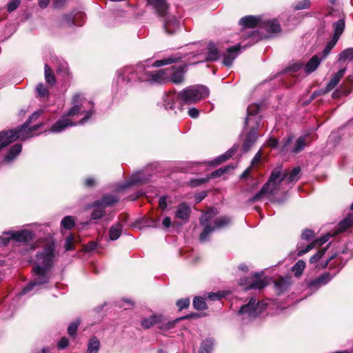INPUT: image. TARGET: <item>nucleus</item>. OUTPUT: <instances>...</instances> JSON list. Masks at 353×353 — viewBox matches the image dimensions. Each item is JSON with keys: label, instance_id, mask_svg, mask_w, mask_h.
I'll list each match as a JSON object with an SVG mask.
<instances>
[{"label": "nucleus", "instance_id": "f257e3e1", "mask_svg": "<svg viewBox=\"0 0 353 353\" xmlns=\"http://www.w3.org/2000/svg\"><path fill=\"white\" fill-rule=\"evenodd\" d=\"M209 89L203 85H193L186 87L179 94L170 92L163 99L165 108L174 111V114L182 111V104L179 103L180 99L185 104H192L199 102L209 96Z\"/></svg>", "mask_w": 353, "mask_h": 353}, {"label": "nucleus", "instance_id": "f03ea898", "mask_svg": "<svg viewBox=\"0 0 353 353\" xmlns=\"http://www.w3.org/2000/svg\"><path fill=\"white\" fill-rule=\"evenodd\" d=\"M94 112L93 104L90 101H87L81 94H75L72 97V107L61 119L52 125L50 131L61 132L68 127L76 125L77 123L72 121L70 117L85 112V116L79 122V124H83L92 115Z\"/></svg>", "mask_w": 353, "mask_h": 353}, {"label": "nucleus", "instance_id": "7ed1b4c3", "mask_svg": "<svg viewBox=\"0 0 353 353\" xmlns=\"http://www.w3.org/2000/svg\"><path fill=\"white\" fill-rule=\"evenodd\" d=\"M54 256V242L47 243L43 250L37 254V260L39 264L33 268L36 278L23 289L20 292V295L30 292L36 285L45 284L48 282V272L53 264Z\"/></svg>", "mask_w": 353, "mask_h": 353}, {"label": "nucleus", "instance_id": "20e7f679", "mask_svg": "<svg viewBox=\"0 0 353 353\" xmlns=\"http://www.w3.org/2000/svg\"><path fill=\"white\" fill-rule=\"evenodd\" d=\"M286 185L285 179L282 175L281 168H276L272 170L268 181L263 185L261 190L256 193L250 200L255 202L261 199L264 195H274L280 191L283 190Z\"/></svg>", "mask_w": 353, "mask_h": 353}, {"label": "nucleus", "instance_id": "39448f33", "mask_svg": "<svg viewBox=\"0 0 353 353\" xmlns=\"http://www.w3.org/2000/svg\"><path fill=\"white\" fill-rule=\"evenodd\" d=\"M27 125L8 131L0 132V151L17 139L24 141L30 138V135L25 134L27 132Z\"/></svg>", "mask_w": 353, "mask_h": 353}, {"label": "nucleus", "instance_id": "423d86ee", "mask_svg": "<svg viewBox=\"0 0 353 353\" xmlns=\"http://www.w3.org/2000/svg\"><path fill=\"white\" fill-rule=\"evenodd\" d=\"M148 72L144 65L139 64L136 66H128L122 70V72H119V75L121 76L123 80L128 82H132L136 81H148V80H143L139 78V76L145 74H150Z\"/></svg>", "mask_w": 353, "mask_h": 353}, {"label": "nucleus", "instance_id": "0eeeda50", "mask_svg": "<svg viewBox=\"0 0 353 353\" xmlns=\"http://www.w3.org/2000/svg\"><path fill=\"white\" fill-rule=\"evenodd\" d=\"M180 319H176L175 321H169L165 323V319L162 315H152L150 318L144 319L141 324V326L145 329H148L155 325H158L159 327L161 330H168L172 328L176 321Z\"/></svg>", "mask_w": 353, "mask_h": 353}, {"label": "nucleus", "instance_id": "6e6552de", "mask_svg": "<svg viewBox=\"0 0 353 353\" xmlns=\"http://www.w3.org/2000/svg\"><path fill=\"white\" fill-rule=\"evenodd\" d=\"M266 303L257 301L255 298L252 297L248 304L241 307L239 312L247 314L249 317H256L266 308Z\"/></svg>", "mask_w": 353, "mask_h": 353}, {"label": "nucleus", "instance_id": "1a4fd4ad", "mask_svg": "<svg viewBox=\"0 0 353 353\" xmlns=\"http://www.w3.org/2000/svg\"><path fill=\"white\" fill-rule=\"evenodd\" d=\"M231 223V219L228 216H221L214 221L213 227L206 225L203 232L200 234L199 240L204 242L208 240V236L215 230H219L228 225Z\"/></svg>", "mask_w": 353, "mask_h": 353}, {"label": "nucleus", "instance_id": "9d476101", "mask_svg": "<svg viewBox=\"0 0 353 353\" xmlns=\"http://www.w3.org/2000/svg\"><path fill=\"white\" fill-rule=\"evenodd\" d=\"M170 72H172V70L168 68L154 72H151L150 74H145L139 76V78L143 80H148L150 82L165 83L169 82V74Z\"/></svg>", "mask_w": 353, "mask_h": 353}, {"label": "nucleus", "instance_id": "9b49d317", "mask_svg": "<svg viewBox=\"0 0 353 353\" xmlns=\"http://www.w3.org/2000/svg\"><path fill=\"white\" fill-rule=\"evenodd\" d=\"M259 108L260 107L258 104H252L248 107V115L244 123L245 126L254 125L260 128L261 119V117L257 116Z\"/></svg>", "mask_w": 353, "mask_h": 353}, {"label": "nucleus", "instance_id": "f8f14e48", "mask_svg": "<svg viewBox=\"0 0 353 353\" xmlns=\"http://www.w3.org/2000/svg\"><path fill=\"white\" fill-rule=\"evenodd\" d=\"M247 128H249V130L246 132L242 145L243 150L245 152H248L256 142L258 137L257 130L259 128L254 125L245 126L244 125L243 133L245 132Z\"/></svg>", "mask_w": 353, "mask_h": 353}, {"label": "nucleus", "instance_id": "ddd939ff", "mask_svg": "<svg viewBox=\"0 0 353 353\" xmlns=\"http://www.w3.org/2000/svg\"><path fill=\"white\" fill-rule=\"evenodd\" d=\"M208 52L206 55L203 54H197L196 57H202L199 58L198 60L194 61L192 63H196L199 62H203L204 61H216L219 58V52L218 47L214 43L210 42L208 45Z\"/></svg>", "mask_w": 353, "mask_h": 353}, {"label": "nucleus", "instance_id": "4468645a", "mask_svg": "<svg viewBox=\"0 0 353 353\" xmlns=\"http://www.w3.org/2000/svg\"><path fill=\"white\" fill-rule=\"evenodd\" d=\"M187 65L185 64L179 66H172L168 68L172 72L169 74V82L175 84H180L184 81V74L186 72Z\"/></svg>", "mask_w": 353, "mask_h": 353}, {"label": "nucleus", "instance_id": "2eb2a0df", "mask_svg": "<svg viewBox=\"0 0 353 353\" xmlns=\"http://www.w3.org/2000/svg\"><path fill=\"white\" fill-rule=\"evenodd\" d=\"M164 29L168 34L176 32L179 29V21L174 16H168L164 21Z\"/></svg>", "mask_w": 353, "mask_h": 353}, {"label": "nucleus", "instance_id": "dca6fc26", "mask_svg": "<svg viewBox=\"0 0 353 353\" xmlns=\"http://www.w3.org/2000/svg\"><path fill=\"white\" fill-rule=\"evenodd\" d=\"M240 49L239 46H236L232 48H229L226 52L223 54V63L226 66H230L232 64L233 61L236 59L239 50Z\"/></svg>", "mask_w": 353, "mask_h": 353}, {"label": "nucleus", "instance_id": "f3484780", "mask_svg": "<svg viewBox=\"0 0 353 353\" xmlns=\"http://www.w3.org/2000/svg\"><path fill=\"white\" fill-rule=\"evenodd\" d=\"M6 234H11V237L19 242H28L32 239V234L28 230H22L19 232H9Z\"/></svg>", "mask_w": 353, "mask_h": 353}, {"label": "nucleus", "instance_id": "a211bd4d", "mask_svg": "<svg viewBox=\"0 0 353 353\" xmlns=\"http://www.w3.org/2000/svg\"><path fill=\"white\" fill-rule=\"evenodd\" d=\"M239 24L244 28H254L261 25V19L254 16H246L241 18Z\"/></svg>", "mask_w": 353, "mask_h": 353}, {"label": "nucleus", "instance_id": "6ab92c4d", "mask_svg": "<svg viewBox=\"0 0 353 353\" xmlns=\"http://www.w3.org/2000/svg\"><path fill=\"white\" fill-rule=\"evenodd\" d=\"M345 71L346 68L341 69L332 76L325 88V92L332 90L335 86H336L341 79L344 76Z\"/></svg>", "mask_w": 353, "mask_h": 353}, {"label": "nucleus", "instance_id": "aec40b11", "mask_svg": "<svg viewBox=\"0 0 353 353\" xmlns=\"http://www.w3.org/2000/svg\"><path fill=\"white\" fill-rule=\"evenodd\" d=\"M353 225V214L347 216L342 220L337 225L334 234H337L345 232L348 228Z\"/></svg>", "mask_w": 353, "mask_h": 353}, {"label": "nucleus", "instance_id": "412c9836", "mask_svg": "<svg viewBox=\"0 0 353 353\" xmlns=\"http://www.w3.org/2000/svg\"><path fill=\"white\" fill-rule=\"evenodd\" d=\"M191 212L190 207L186 203H182L178 205L176 211V217L182 220H188Z\"/></svg>", "mask_w": 353, "mask_h": 353}, {"label": "nucleus", "instance_id": "4be33fe9", "mask_svg": "<svg viewBox=\"0 0 353 353\" xmlns=\"http://www.w3.org/2000/svg\"><path fill=\"white\" fill-rule=\"evenodd\" d=\"M301 169L299 168H293L290 172L282 174L286 185H290L298 181L299 178Z\"/></svg>", "mask_w": 353, "mask_h": 353}, {"label": "nucleus", "instance_id": "5701e85b", "mask_svg": "<svg viewBox=\"0 0 353 353\" xmlns=\"http://www.w3.org/2000/svg\"><path fill=\"white\" fill-rule=\"evenodd\" d=\"M21 150H22L21 144H19V143L14 144L10 148L8 153L4 157L3 161L6 163L11 162L13 159H14L21 153Z\"/></svg>", "mask_w": 353, "mask_h": 353}, {"label": "nucleus", "instance_id": "b1692460", "mask_svg": "<svg viewBox=\"0 0 353 353\" xmlns=\"http://www.w3.org/2000/svg\"><path fill=\"white\" fill-rule=\"evenodd\" d=\"M268 285V281L265 279H261L259 274L256 273L254 277L253 281L246 288V289H262Z\"/></svg>", "mask_w": 353, "mask_h": 353}, {"label": "nucleus", "instance_id": "393cba45", "mask_svg": "<svg viewBox=\"0 0 353 353\" xmlns=\"http://www.w3.org/2000/svg\"><path fill=\"white\" fill-rule=\"evenodd\" d=\"M43 112V110H38L37 112H34L28 119V120L23 124V125H26V123H28L27 125V132H25V134H27L28 135H30V137H32L33 136V134L32 132L34 131H36L39 129V126L41 125H35L32 127H30V123L32 122V120H36L38 117H39L41 116V114H42Z\"/></svg>", "mask_w": 353, "mask_h": 353}, {"label": "nucleus", "instance_id": "a878e982", "mask_svg": "<svg viewBox=\"0 0 353 353\" xmlns=\"http://www.w3.org/2000/svg\"><path fill=\"white\" fill-rule=\"evenodd\" d=\"M332 279L329 273H325L309 283L310 287L319 288L327 284Z\"/></svg>", "mask_w": 353, "mask_h": 353}, {"label": "nucleus", "instance_id": "bb28decb", "mask_svg": "<svg viewBox=\"0 0 353 353\" xmlns=\"http://www.w3.org/2000/svg\"><path fill=\"white\" fill-rule=\"evenodd\" d=\"M148 2L153 6L154 9L160 15L165 14L168 8L165 0H148Z\"/></svg>", "mask_w": 353, "mask_h": 353}, {"label": "nucleus", "instance_id": "cd10ccee", "mask_svg": "<svg viewBox=\"0 0 353 353\" xmlns=\"http://www.w3.org/2000/svg\"><path fill=\"white\" fill-rule=\"evenodd\" d=\"M182 59V57L178 54L171 55L168 58H165L161 60L156 61L153 63L152 65L154 67H161L165 65H170L173 63L177 62Z\"/></svg>", "mask_w": 353, "mask_h": 353}, {"label": "nucleus", "instance_id": "c85d7f7f", "mask_svg": "<svg viewBox=\"0 0 353 353\" xmlns=\"http://www.w3.org/2000/svg\"><path fill=\"white\" fill-rule=\"evenodd\" d=\"M321 59L318 55L313 56L305 66V71L306 73L310 74L314 72L319 65Z\"/></svg>", "mask_w": 353, "mask_h": 353}, {"label": "nucleus", "instance_id": "c756f323", "mask_svg": "<svg viewBox=\"0 0 353 353\" xmlns=\"http://www.w3.org/2000/svg\"><path fill=\"white\" fill-rule=\"evenodd\" d=\"M123 230V225L121 223H117L112 225L109 230L110 239L112 241L117 240L119 238Z\"/></svg>", "mask_w": 353, "mask_h": 353}, {"label": "nucleus", "instance_id": "7c9ffc66", "mask_svg": "<svg viewBox=\"0 0 353 353\" xmlns=\"http://www.w3.org/2000/svg\"><path fill=\"white\" fill-rule=\"evenodd\" d=\"M92 207L93 211L91 214V218L92 219L97 220L104 216L105 208H103V207L101 205H100L98 201L94 203Z\"/></svg>", "mask_w": 353, "mask_h": 353}, {"label": "nucleus", "instance_id": "2f4dec72", "mask_svg": "<svg viewBox=\"0 0 353 353\" xmlns=\"http://www.w3.org/2000/svg\"><path fill=\"white\" fill-rule=\"evenodd\" d=\"M119 199L114 195H105L98 202L105 209L107 207H110L117 203Z\"/></svg>", "mask_w": 353, "mask_h": 353}, {"label": "nucleus", "instance_id": "473e14b6", "mask_svg": "<svg viewBox=\"0 0 353 353\" xmlns=\"http://www.w3.org/2000/svg\"><path fill=\"white\" fill-rule=\"evenodd\" d=\"M333 28L334 30V33L333 35V38L338 39L340 36L343 33L345 28V21L343 19H341L338 20L336 23L333 24Z\"/></svg>", "mask_w": 353, "mask_h": 353}, {"label": "nucleus", "instance_id": "72a5a7b5", "mask_svg": "<svg viewBox=\"0 0 353 353\" xmlns=\"http://www.w3.org/2000/svg\"><path fill=\"white\" fill-rule=\"evenodd\" d=\"M217 214V210L215 208H211L208 211H207L205 213L202 214L201 219H200V223L202 225L205 227L206 225H208V222L211 220L214 216H215Z\"/></svg>", "mask_w": 353, "mask_h": 353}, {"label": "nucleus", "instance_id": "f704fd0d", "mask_svg": "<svg viewBox=\"0 0 353 353\" xmlns=\"http://www.w3.org/2000/svg\"><path fill=\"white\" fill-rule=\"evenodd\" d=\"M99 347V340L96 336H93L90 339L89 341L87 349V353H98Z\"/></svg>", "mask_w": 353, "mask_h": 353}, {"label": "nucleus", "instance_id": "c9c22d12", "mask_svg": "<svg viewBox=\"0 0 353 353\" xmlns=\"http://www.w3.org/2000/svg\"><path fill=\"white\" fill-rule=\"evenodd\" d=\"M263 26L269 32L276 33L280 31V25L276 20L268 21Z\"/></svg>", "mask_w": 353, "mask_h": 353}, {"label": "nucleus", "instance_id": "e433bc0d", "mask_svg": "<svg viewBox=\"0 0 353 353\" xmlns=\"http://www.w3.org/2000/svg\"><path fill=\"white\" fill-rule=\"evenodd\" d=\"M353 59V48H350L343 50L339 54L338 61L345 62Z\"/></svg>", "mask_w": 353, "mask_h": 353}, {"label": "nucleus", "instance_id": "4c0bfd02", "mask_svg": "<svg viewBox=\"0 0 353 353\" xmlns=\"http://www.w3.org/2000/svg\"><path fill=\"white\" fill-rule=\"evenodd\" d=\"M45 79L51 85H54L56 83L54 74L48 64L45 65Z\"/></svg>", "mask_w": 353, "mask_h": 353}, {"label": "nucleus", "instance_id": "58836bf2", "mask_svg": "<svg viewBox=\"0 0 353 353\" xmlns=\"http://www.w3.org/2000/svg\"><path fill=\"white\" fill-rule=\"evenodd\" d=\"M306 136L299 137L295 142L292 152L298 153L301 152L306 145Z\"/></svg>", "mask_w": 353, "mask_h": 353}, {"label": "nucleus", "instance_id": "ea45409f", "mask_svg": "<svg viewBox=\"0 0 353 353\" xmlns=\"http://www.w3.org/2000/svg\"><path fill=\"white\" fill-rule=\"evenodd\" d=\"M213 341L211 339H206L203 341L200 347V353H210L213 347Z\"/></svg>", "mask_w": 353, "mask_h": 353}, {"label": "nucleus", "instance_id": "a19ab883", "mask_svg": "<svg viewBox=\"0 0 353 353\" xmlns=\"http://www.w3.org/2000/svg\"><path fill=\"white\" fill-rule=\"evenodd\" d=\"M236 152V149L231 148L228 150L224 154L221 155L217 159H215V164L219 165L228 159H230Z\"/></svg>", "mask_w": 353, "mask_h": 353}, {"label": "nucleus", "instance_id": "79ce46f5", "mask_svg": "<svg viewBox=\"0 0 353 353\" xmlns=\"http://www.w3.org/2000/svg\"><path fill=\"white\" fill-rule=\"evenodd\" d=\"M305 268V263L303 260L298 261L292 267V271L296 276H299Z\"/></svg>", "mask_w": 353, "mask_h": 353}, {"label": "nucleus", "instance_id": "37998d69", "mask_svg": "<svg viewBox=\"0 0 353 353\" xmlns=\"http://www.w3.org/2000/svg\"><path fill=\"white\" fill-rule=\"evenodd\" d=\"M193 306L197 310H203L207 307L205 300L201 297H195L194 299Z\"/></svg>", "mask_w": 353, "mask_h": 353}, {"label": "nucleus", "instance_id": "c03bdc74", "mask_svg": "<svg viewBox=\"0 0 353 353\" xmlns=\"http://www.w3.org/2000/svg\"><path fill=\"white\" fill-rule=\"evenodd\" d=\"M61 225L67 230H70L74 225V220L71 216H65L61 221Z\"/></svg>", "mask_w": 353, "mask_h": 353}, {"label": "nucleus", "instance_id": "a18cd8bd", "mask_svg": "<svg viewBox=\"0 0 353 353\" xmlns=\"http://www.w3.org/2000/svg\"><path fill=\"white\" fill-rule=\"evenodd\" d=\"M337 41L338 39L332 37V39L327 43L325 49L323 51V58H325L330 54L331 50L335 46Z\"/></svg>", "mask_w": 353, "mask_h": 353}, {"label": "nucleus", "instance_id": "49530a36", "mask_svg": "<svg viewBox=\"0 0 353 353\" xmlns=\"http://www.w3.org/2000/svg\"><path fill=\"white\" fill-rule=\"evenodd\" d=\"M80 324V320L77 319L74 321L72 322L68 327V332L69 335L70 336H74L76 334L77 328Z\"/></svg>", "mask_w": 353, "mask_h": 353}, {"label": "nucleus", "instance_id": "de8ad7c7", "mask_svg": "<svg viewBox=\"0 0 353 353\" xmlns=\"http://www.w3.org/2000/svg\"><path fill=\"white\" fill-rule=\"evenodd\" d=\"M36 90L41 97L46 98L49 95L48 90L42 83L38 84L37 85Z\"/></svg>", "mask_w": 353, "mask_h": 353}, {"label": "nucleus", "instance_id": "09e8293b", "mask_svg": "<svg viewBox=\"0 0 353 353\" xmlns=\"http://www.w3.org/2000/svg\"><path fill=\"white\" fill-rule=\"evenodd\" d=\"M326 250H327V248H323V249L319 250L315 254H314L310 259V263L312 264V263H315L316 261H318L320 259L322 258V256L325 254Z\"/></svg>", "mask_w": 353, "mask_h": 353}, {"label": "nucleus", "instance_id": "8fccbe9b", "mask_svg": "<svg viewBox=\"0 0 353 353\" xmlns=\"http://www.w3.org/2000/svg\"><path fill=\"white\" fill-rule=\"evenodd\" d=\"M57 72L63 77L68 75L69 69L68 64L65 62L60 63V65L57 69Z\"/></svg>", "mask_w": 353, "mask_h": 353}, {"label": "nucleus", "instance_id": "3c124183", "mask_svg": "<svg viewBox=\"0 0 353 353\" xmlns=\"http://www.w3.org/2000/svg\"><path fill=\"white\" fill-rule=\"evenodd\" d=\"M176 306L179 307V310L187 308L190 305V300L189 299H181L176 301Z\"/></svg>", "mask_w": 353, "mask_h": 353}, {"label": "nucleus", "instance_id": "603ef678", "mask_svg": "<svg viewBox=\"0 0 353 353\" xmlns=\"http://www.w3.org/2000/svg\"><path fill=\"white\" fill-rule=\"evenodd\" d=\"M20 3H21V0H11L8 3V8H7L8 11L11 12L15 10L20 5Z\"/></svg>", "mask_w": 353, "mask_h": 353}, {"label": "nucleus", "instance_id": "864d4df0", "mask_svg": "<svg viewBox=\"0 0 353 353\" xmlns=\"http://www.w3.org/2000/svg\"><path fill=\"white\" fill-rule=\"evenodd\" d=\"M310 2L309 0H303L296 3V5L294 7V9L297 10L307 9L310 7Z\"/></svg>", "mask_w": 353, "mask_h": 353}, {"label": "nucleus", "instance_id": "5fc2aeb1", "mask_svg": "<svg viewBox=\"0 0 353 353\" xmlns=\"http://www.w3.org/2000/svg\"><path fill=\"white\" fill-rule=\"evenodd\" d=\"M334 234H327L325 236H323V237H321V239H316L314 241L315 245H321L323 244H324L325 243H326L329 239H330V236H334Z\"/></svg>", "mask_w": 353, "mask_h": 353}, {"label": "nucleus", "instance_id": "6e6d98bb", "mask_svg": "<svg viewBox=\"0 0 353 353\" xmlns=\"http://www.w3.org/2000/svg\"><path fill=\"white\" fill-rule=\"evenodd\" d=\"M209 180V176L206 179H192L190 181V184L192 187L199 186Z\"/></svg>", "mask_w": 353, "mask_h": 353}, {"label": "nucleus", "instance_id": "4d7b16f0", "mask_svg": "<svg viewBox=\"0 0 353 353\" xmlns=\"http://www.w3.org/2000/svg\"><path fill=\"white\" fill-rule=\"evenodd\" d=\"M314 237V232L311 230H305L301 234V238L305 240H310Z\"/></svg>", "mask_w": 353, "mask_h": 353}, {"label": "nucleus", "instance_id": "13d9d810", "mask_svg": "<svg viewBox=\"0 0 353 353\" xmlns=\"http://www.w3.org/2000/svg\"><path fill=\"white\" fill-rule=\"evenodd\" d=\"M315 246V244L314 242L310 243L309 245H307L305 249H303V250H301L298 252V254L297 255L299 256H301L303 255H304L305 254H306L307 252H308L309 251H310L312 249H313Z\"/></svg>", "mask_w": 353, "mask_h": 353}, {"label": "nucleus", "instance_id": "bf43d9fd", "mask_svg": "<svg viewBox=\"0 0 353 353\" xmlns=\"http://www.w3.org/2000/svg\"><path fill=\"white\" fill-rule=\"evenodd\" d=\"M73 240L74 238L72 236H70L66 238L65 248L66 250H73Z\"/></svg>", "mask_w": 353, "mask_h": 353}, {"label": "nucleus", "instance_id": "052dcab7", "mask_svg": "<svg viewBox=\"0 0 353 353\" xmlns=\"http://www.w3.org/2000/svg\"><path fill=\"white\" fill-rule=\"evenodd\" d=\"M223 296L221 292H212L208 294V299L211 301L219 300Z\"/></svg>", "mask_w": 353, "mask_h": 353}, {"label": "nucleus", "instance_id": "680f3d73", "mask_svg": "<svg viewBox=\"0 0 353 353\" xmlns=\"http://www.w3.org/2000/svg\"><path fill=\"white\" fill-rule=\"evenodd\" d=\"M227 170V168H220L212 173H211L210 178H215L221 176L225 171Z\"/></svg>", "mask_w": 353, "mask_h": 353}, {"label": "nucleus", "instance_id": "e2e57ef3", "mask_svg": "<svg viewBox=\"0 0 353 353\" xmlns=\"http://www.w3.org/2000/svg\"><path fill=\"white\" fill-rule=\"evenodd\" d=\"M199 114V111L196 108H191L188 110V115L193 119L197 118Z\"/></svg>", "mask_w": 353, "mask_h": 353}, {"label": "nucleus", "instance_id": "0e129e2a", "mask_svg": "<svg viewBox=\"0 0 353 353\" xmlns=\"http://www.w3.org/2000/svg\"><path fill=\"white\" fill-rule=\"evenodd\" d=\"M68 345V340L65 337L62 338L58 343V347L60 349H64Z\"/></svg>", "mask_w": 353, "mask_h": 353}, {"label": "nucleus", "instance_id": "69168bd1", "mask_svg": "<svg viewBox=\"0 0 353 353\" xmlns=\"http://www.w3.org/2000/svg\"><path fill=\"white\" fill-rule=\"evenodd\" d=\"M261 158V151H259L255 154L254 157L253 158V159L252 161V165L254 166L255 165H256L260 161Z\"/></svg>", "mask_w": 353, "mask_h": 353}, {"label": "nucleus", "instance_id": "338daca9", "mask_svg": "<svg viewBox=\"0 0 353 353\" xmlns=\"http://www.w3.org/2000/svg\"><path fill=\"white\" fill-rule=\"evenodd\" d=\"M159 207L163 210L167 207V203H166V198L165 197H161L159 201Z\"/></svg>", "mask_w": 353, "mask_h": 353}, {"label": "nucleus", "instance_id": "774afa93", "mask_svg": "<svg viewBox=\"0 0 353 353\" xmlns=\"http://www.w3.org/2000/svg\"><path fill=\"white\" fill-rule=\"evenodd\" d=\"M302 67V64L299 63H294L293 65H292L290 67V70L293 71V72H296L298 71Z\"/></svg>", "mask_w": 353, "mask_h": 353}]
</instances>
